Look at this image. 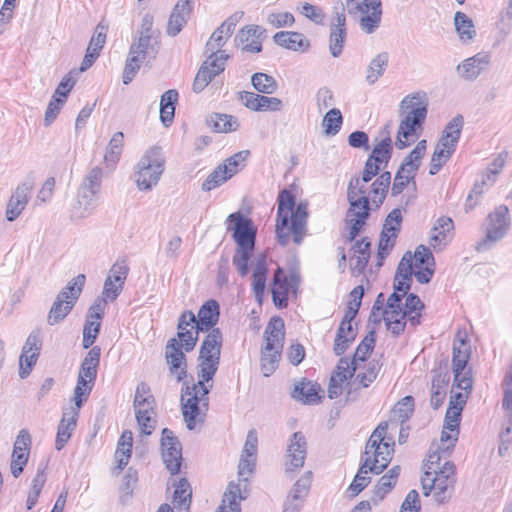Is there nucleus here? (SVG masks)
<instances>
[{"instance_id":"obj_49","label":"nucleus","mask_w":512,"mask_h":512,"mask_svg":"<svg viewBox=\"0 0 512 512\" xmlns=\"http://www.w3.org/2000/svg\"><path fill=\"white\" fill-rule=\"evenodd\" d=\"M462 410L463 408L460 405H454L453 400L449 401V406L444 420V428L451 432H456V435H459V424Z\"/></svg>"},{"instance_id":"obj_46","label":"nucleus","mask_w":512,"mask_h":512,"mask_svg":"<svg viewBox=\"0 0 512 512\" xmlns=\"http://www.w3.org/2000/svg\"><path fill=\"white\" fill-rule=\"evenodd\" d=\"M209 124L212 126L215 132L227 133L237 130V120L227 114H214L210 117Z\"/></svg>"},{"instance_id":"obj_45","label":"nucleus","mask_w":512,"mask_h":512,"mask_svg":"<svg viewBox=\"0 0 512 512\" xmlns=\"http://www.w3.org/2000/svg\"><path fill=\"white\" fill-rule=\"evenodd\" d=\"M251 84L256 91L267 95L273 94L278 88L275 78L262 72L252 75Z\"/></svg>"},{"instance_id":"obj_36","label":"nucleus","mask_w":512,"mask_h":512,"mask_svg":"<svg viewBox=\"0 0 512 512\" xmlns=\"http://www.w3.org/2000/svg\"><path fill=\"white\" fill-rule=\"evenodd\" d=\"M198 362V382L193 383L191 386L196 387L198 389L207 388L208 391L210 392V390L213 387V384L209 382L212 381L214 375L216 374L220 361L206 359L205 361Z\"/></svg>"},{"instance_id":"obj_17","label":"nucleus","mask_w":512,"mask_h":512,"mask_svg":"<svg viewBox=\"0 0 512 512\" xmlns=\"http://www.w3.org/2000/svg\"><path fill=\"white\" fill-rule=\"evenodd\" d=\"M312 483V472H305L293 485L283 504L282 512H300Z\"/></svg>"},{"instance_id":"obj_12","label":"nucleus","mask_w":512,"mask_h":512,"mask_svg":"<svg viewBox=\"0 0 512 512\" xmlns=\"http://www.w3.org/2000/svg\"><path fill=\"white\" fill-rule=\"evenodd\" d=\"M227 224V229L233 231L232 237L237 248L254 249L257 230L250 218L234 212L227 217Z\"/></svg>"},{"instance_id":"obj_23","label":"nucleus","mask_w":512,"mask_h":512,"mask_svg":"<svg viewBox=\"0 0 512 512\" xmlns=\"http://www.w3.org/2000/svg\"><path fill=\"white\" fill-rule=\"evenodd\" d=\"M225 65L226 62L218 60L217 58L207 57L195 76L192 90L195 93L202 92L217 75L225 70Z\"/></svg>"},{"instance_id":"obj_34","label":"nucleus","mask_w":512,"mask_h":512,"mask_svg":"<svg viewBox=\"0 0 512 512\" xmlns=\"http://www.w3.org/2000/svg\"><path fill=\"white\" fill-rule=\"evenodd\" d=\"M130 54H135L143 60L154 59L158 53L157 41L153 42V35H140L130 46Z\"/></svg>"},{"instance_id":"obj_60","label":"nucleus","mask_w":512,"mask_h":512,"mask_svg":"<svg viewBox=\"0 0 512 512\" xmlns=\"http://www.w3.org/2000/svg\"><path fill=\"white\" fill-rule=\"evenodd\" d=\"M144 62L145 60L141 59L139 56L129 53L122 76L124 84L127 85L133 80Z\"/></svg>"},{"instance_id":"obj_4","label":"nucleus","mask_w":512,"mask_h":512,"mask_svg":"<svg viewBox=\"0 0 512 512\" xmlns=\"http://www.w3.org/2000/svg\"><path fill=\"white\" fill-rule=\"evenodd\" d=\"M428 97L424 91H417L405 96L400 102L403 116L395 141L396 148L402 150L414 141L418 130H422L428 112Z\"/></svg>"},{"instance_id":"obj_44","label":"nucleus","mask_w":512,"mask_h":512,"mask_svg":"<svg viewBox=\"0 0 512 512\" xmlns=\"http://www.w3.org/2000/svg\"><path fill=\"white\" fill-rule=\"evenodd\" d=\"M191 494L189 482L187 479L181 478L176 484L173 495V502L178 510L188 512L191 504Z\"/></svg>"},{"instance_id":"obj_24","label":"nucleus","mask_w":512,"mask_h":512,"mask_svg":"<svg viewBox=\"0 0 512 512\" xmlns=\"http://www.w3.org/2000/svg\"><path fill=\"white\" fill-rule=\"evenodd\" d=\"M266 30L259 25H247L243 27L236 36V41L242 45V50L250 53L262 51V42Z\"/></svg>"},{"instance_id":"obj_53","label":"nucleus","mask_w":512,"mask_h":512,"mask_svg":"<svg viewBox=\"0 0 512 512\" xmlns=\"http://www.w3.org/2000/svg\"><path fill=\"white\" fill-rule=\"evenodd\" d=\"M249 155V150L239 151L231 157L227 158L224 163L221 164V166H225V172L228 174V176L232 177L244 167V163Z\"/></svg>"},{"instance_id":"obj_16","label":"nucleus","mask_w":512,"mask_h":512,"mask_svg":"<svg viewBox=\"0 0 512 512\" xmlns=\"http://www.w3.org/2000/svg\"><path fill=\"white\" fill-rule=\"evenodd\" d=\"M470 357V349L465 340H460L459 345H453L452 366L454 373V382L457 387L464 391H471L472 378L469 373H464L468 359Z\"/></svg>"},{"instance_id":"obj_33","label":"nucleus","mask_w":512,"mask_h":512,"mask_svg":"<svg viewBox=\"0 0 512 512\" xmlns=\"http://www.w3.org/2000/svg\"><path fill=\"white\" fill-rule=\"evenodd\" d=\"M290 284L284 271L278 268L274 274L272 284V299L276 307L283 308L287 306Z\"/></svg>"},{"instance_id":"obj_38","label":"nucleus","mask_w":512,"mask_h":512,"mask_svg":"<svg viewBox=\"0 0 512 512\" xmlns=\"http://www.w3.org/2000/svg\"><path fill=\"white\" fill-rule=\"evenodd\" d=\"M132 444V432L130 430L123 431L118 440L117 449L115 451V459L119 470H123L127 466L132 453Z\"/></svg>"},{"instance_id":"obj_28","label":"nucleus","mask_w":512,"mask_h":512,"mask_svg":"<svg viewBox=\"0 0 512 512\" xmlns=\"http://www.w3.org/2000/svg\"><path fill=\"white\" fill-rule=\"evenodd\" d=\"M79 409L76 407H70L63 412L62 419L57 428L55 448L60 451L71 438L72 432L74 431L79 416Z\"/></svg>"},{"instance_id":"obj_41","label":"nucleus","mask_w":512,"mask_h":512,"mask_svg":"<svg viewBox=\"0 0 512 512\" xmlns=\"http://www.w3.org/2000/svg\"><path fill=\"white\" fill-rule=\"evenodd\" d=\"M455 29L463 43L471 41L475 35L476 30L471 18L463 12H456L454 16Z\"/></svg>"},{"instance_id":"obj_64","label":"nucleus","mask_w":512,"mask_h":512,"mask_svg":"<svg viewBox=\"0 0 512 512\" xmlns=\"http://www.w3.org/2000/svg\"><path fill=\"white\" fill-rule=\"evenodd\" d=\"M375 345L374 332H370V335H367L361 343L356 348L352 361H355L357 365V361H365L370 352L373 350Z\"/></svg>"},{"instance_id":"obj_48","label":"nucleus","mask_w":512,"mask_h":512,"mask_svg":"<svg viewBox=\"0 0 512 512\" xmlns=\"http://www.w3.org/2000/svg\"><path fill=\"white\" fill-rule=\"evenodd\" d=\"M102 178H103V169L98 166L93 167L84 176L79 188L88 190L91 192L93 191L94 193L99 194L101 191Z\"/></svg>"},{"instance_id":"obj_15","label":"nucleus","mask_w":512,"mask_h":512,"mask_svg":"<svg viewBox=\"0 0 512 512\" xmlns=\"http://www.w3.org/2000/svg\"><path fill=\"white\" fill-rule=\"evenodd\" d=\"M162 459L167 470L175 475L180 471L182 460V448L174 433L164 428L161 433Z\"/></svg>"},{"instance_id":"obj_5","label":"nucleus","mask_w":512,"mask_h":512,"mask_svg":"<svg viewBox=\"0 0 512 512\" xmlns=\"http://www.w3.org/2000/svg\"><path fill=\"white\" fill-rule=\"evenodd\" d=\"M284 321L280 317H273L264 332L265 346L261 351V371L269 377L278 367L281 351L284 344Z\"/></svg>"},{"instance_id":"obj_58","label":"nucleus","mask_w":512,"mask_h":512,"mask_svg":"<svg viewBox=\"0 0 512 512\" xmlns=\"http://www.w3.org/2000/svg\"><path fill=\"white\" fill-rule=\"evenodd\" d=\"M101 323L100 321L86 318L84 328H83V348H90L100 331Z\"/></svg>"},{"instance_id":"obj_3","label":"nucleus","mask_w":512,"mask_h":512,"mask_svg":"<svg viewBox=\"0 0 512 512\" xmlns=\"http://www.w3.org/2000/svg\"><path fill=\"white\" fill-rule=\"evenodd\" d=\"M197 318L190 311H184L178 320L177 336L168 340L165 347V358L172 374H177V380L182 381L187 375L185 352L192 351L198 341Z\"/></svg>"},{"instance_id":"obj_54","label":"nucleus","mask_w":512,"mask_h":512,"mask_svg":"<svg viewBox=\"0 0 512 512\" xmlns=\"http://www.w3.org/2000/svg\"><path fill=\"white\" fill-rule=\"evenodd\" d=\"M226 167L218 165L202 184V190L211 191L225 183L231 177L225 172Z\"/></svg>"},{"instance_id":"obj_31","label":"nucleus","mask_w":512,"mask_h":512,"mask_svg":"<svg viewBox=\"0 0 512 512\" xmlns=\"http://www.w3.org/2000/svg\"><path fill=\"white\" fill-rule=\"evenodd\" d=\"M273 40L277 45L293 51H305L310 45L302 33L294 31L277 32Z\"/></svg>"},{"instance_id":"obj_43","label":"nucleus","mask_w":512,"mask_h":512,"mask_svg":"<svg viewBox=\"0 0 512 512\" xmlns=\"http://www.w3.org/2000/svg\"><path fill=\"white\" fill-rule=\"evenodd\" d=\"M392 151V140L390 136H386L374 146L368 159L379 164L380 167L382 164L386 166L391 159Z\"/></svg>"},{"instance_id":"obj_61","label":"nucleus","mask_w":512,"mask_h":512,"mask_svg":"<svg viewBox=\"0 0 512 512\" xmlns=\"http://www.w3.org/2000/svg\"><path fill=\"white\" fill-rule=\"evenodd\" d=\"M38 358H39L38 352L28 353V351H26V350L21 351V354L19 357V377L21 379H25L30 375Z\"/></svg>"},{"instance_id":"obj_8","label":"nucleus","mask_w":512,"mask_h":512,"mask_svg":"<svg viewBox=\"0 0 512 512\" xmlns=\"http://www.w3.org/2000/svg\"><path fill=\"white\" fill-rule=\"evenodd\" d=\"M256 457L241 455L238 465V483L230 482L224 492L222 504L216 512H241L240 502L247 498V481L253 473Z\"/></svg>"},{"instance_id":"obj_50","label":"nucleus","mask_w":512,"mask_h":512,"mask_svg":"<svg viewBox=\"0 0 512 512\" xmlns=\"http://www.w3.org/2000/svg\"><path fill=\"white\" fill-rule=\"evenodd\" d=\"M254 249L236 248L232 258V263L237 269L241 277H245L249 273L248 263L252 257Z\"/></svg>"},{"instance_id":"obj_30","label":"nucleus","mask_w":512,"mask_h":512,"mask_svg":"<svg viewBox=\"0 0 512 512\" xmlns=\"http://www.w3.org/2000/svg\"><path fill=\"white\" fill-rule=\"evenodd\" d=\"M427 147L426 140H420L415 148L404 158L398 171L409 178L414 179L420 167L421 160L425 155Z\"/></svg>"},{"instance_id":"obj_59","label":"nucleus","mask_w":512,"mask_h":512,"mask_svg":"<svg viewBox=\"0 0 512 512\" xmlns=\"http://www.w3.org/2000/svg\"><path fill=\"white\" fill-rule=\"evenodd\" d=\"M128 273L129 266L126 260H117L110 268L106 278H110L113 283L120 284V286L124 287Z\"/></svg>"},{"instance_id":"obj_7","label":"nucleus","mask_w":512,"mask_h":512,"mask_svg":"<svg viewBox=\"0 0 512 512\" xmlns=\"http://www.w3.org/2000/svg\"><path fill=\"white\" fill-rule=\"evenodd\" d=\"M455 483V465L451 461H445L440 470H425L421 478L424 496H429L433 490L434 498L439 504H443L451 498Z\"/></svg>"},{"instance_id":"obj_57","label":"nucleus","mask_w":512,"mask_h":512,"mask_svg":"<svg viewBox=\"0 0 512 512\" xmlns=\"http://www.w3.org/2000/svg\"><path fill=\"white\" fill-rule=\"evenodd\" d=\"M395 485L396 483L390 480L385 474L381 476L377 484L374 486L373 494L370 498L373 505H378Z\"/></svg>"},{"instance_id":"obj_9","label":"nucleus","mask_w":512,"mask_h":512,"mask_svg":"<svg viewBox=\"0 0 512 512\" xmlns=\"http://www.w3.org/2000/svg\"><path fill=\"white\" fill-rule=\"evenodd\" d=\"M208 394L207 388L198 389L190 385H186L182 390V414L189 430H193L197 423L204 422L209 405Z\"/></svg>"},{"instance_id":"obj_21","label":"nucleus","mask_w":512,"mask_h":512,"mask_svg":"<svg viewBox=\"0 0 512 512\" xmlns=\"http://www.w3.org/2000/svg\"><path fill=\"white\" fill-rule=\"evenodd\" d=\"M358 12L363 15L360 18V27L367 34L373 33L380 25L382 8L380 0H363L356 5Z\"/></svg>"},{"instance_id":"obj_37","label":"nucleus","mask_w":512,"mask_h":512,"mask_svg":"<svg viewBox=\"0 0 512 512\" xmlns=\"http://www.w3.org/2000/svg\"><path fill=\"white\" fill-rule=\"evenodd\" d=\"M178 96V92L174 89L167 90L161 96L160 119L165 127H169L173 122Z\"/></svg>"},{"instance_id":"obj_22","label":"nucleus","mask_w":512,"mask_h":512,"mask_svg":"<svg viewBox=\"0 0 512 512\" xmlns=\"http://www.w3.org/2000/svg\"><path fill=\"white\" fill-rule=\"evenodd\" d=\"M490 63V55L484 52L477 53L464 59L456 66L458 76L465 81H475Z\"/></svg>"},{"instance_id":"obj_11","label":"nucleus","mask_w":512,"mask_h":512,"mask_svg":"<svg viewBox=\"0 0 512 512\" xmlns=\"http://www.w3.org/2000/svg\"><path fill=\"white\" fill-rule=\"evenodd\" d=\"M510 224L509 208L506 205L496 207L486 218L485 236L477 242L476 250L478 252L490 250L497 242L506 236Z\"/></svg>"},{"instance_id":"obj_56","label":"nucleus","mask_w":512,"mask_h":512,"mask_svg":"<svg viewBox=\"0 0 512 512\" xmlns=\"http://www.w3.org/2000/svg\"><path fill=\"white\" fill-rule=\"evenodd\" d=\"M123 141L124 134L122 132H116L112 136L106 148L104 156L105 161L115 163L119 160L123 148Z\"/></svg>"},{"instance_id":"obj_27","label":"nucleus","mask_w":512,"mask_h":512,"mask_svg":"<svg viewBox=\"0 0 512 512\" xmlns=\"http://www.w3.org/2000/svg\"><path fill=\"white\" fill-rule=\"evenodd\" d=\"M194 0H179L170 14L167 23V34L176 36L188 22L192 13V3Z\"/></svg>"},{"instance_id":"obj_40","label":"nucleus","mask_w":512,"mask_h":512,"mask_svg":"<svg viewBox=\"0 0 512 512\" xmlns=\"http://www.w3.org/2000/svg\"><path fill=\"white\" fill-rule=\"evenodd\" d=\"M291 396L304 404H313L319 400L317 386L305 379L295 384Z\"/></svg>"},{"instance_id":"obj_25","label":"nucleus","mask_w":512,"mask_h":512,"mask_svg":"<svg viewBox=\"0 0 512 512\" xmlns=\"http://www.w3.org/2000/svg\"><path fill=\"white\" fill-rule=\"evenodd\" d=\"M454 223L449 217H440L430 230L429 245L441 251L453 238Z\"/></svg>"},{"instance_id":"obj_35","label":"nucleus","mask_w":512,"mask_h":512,"mask_svg":"<svg viewBox=\"0 0 512 512\" xmlns=\"http://www.w3.org/2000/svg\"><path fill=\"white\" fill-rule=\"evenodd\" d=\"M74 306L75 303L68 301L67 296L58 294L48 313L47 323L51 326L60 323L71 312Z\"/></svg>"},{"instance_id":"obj_6","label":"nucleus","mask_w":512,"mask_h":512,"mask_svg":"<svg viewBox=\"0 0 512 512\" xmlns=\"http://www.w3.org/2000/svg\"><path fill=\"white\" fill-rule=\"evenodd\" d=\"M165 169V159L160 147L154 146L145 151L134 167V177L140 191H150L159 182Z\"/></svg>"},{"instance_id":"obj_55","label":"nucleus","mask_w":512,"mask_h":512,"mask_svg":"<svg viewBox=\"0 0 512 512\" xmlns=\"http://www.w3.org/2000/svg\"><path fill=\"white\" fill-rule=\"evenodd\" d=\"M502 407L505 410L508 423L512 425V364L503 381Z\"/></svg>"},{"instance_id":"obj_19","label":"nucleus","mask_w":512,"mask_h":512,"mask_svg":"<svg viewBox=\"0 0 512 512\" xmlns=\"http://www.w3.org/2000/svg\"><path fill=\"white\" fill-rule=\"evenodd\" d=\"M31 445V437L26 429L20 430L16 437L12 456H11V473L15 478H18L26 466L29 458V449Z\"/></svg>"},{"instance_id":"obj_13","label":"nucleus","mask_w":512,"mask_h":512,"mask_svg":"<svg viewBox=\"0 0 512 512\" xmlns=\"http://www.w3.org/2000/svg\"><path fill=\"white\" fill-rule=\"evenodd\" d=\"M349 209L347 211L349 227V241H354L362 230L370 215V199L367 195L362 197L347 198Z\"/></svg>"},{"instance_id":"obj_51","label":"nucleus","mask_w":512,"mask_h":512,"mask_svg":"<svg viewBox=\"0 0 512 512\" xmlns=\"http://www.w3.org/2000/svg\"><path fill=\"white\" fill-rule=\"evenodd\" d=\"M355 337L356 332L354 330H351L350 333L349 330L339 327L334 341V353L337 356L344 354L350 344L355 340Z\"/></svg>"},{"instance_id":"obj_39","label":"nucleus","mask_w":512,"mask_h":512,"mask_svg":"<svg viewBox=\"0 0 512 512\" xmlns=\"http://www.w3.org/2000/svg\"><path fill=\"white\" fill-rule=\"evenodd\" d=\"M267 263L265 256H260L257 258L256 264L253 269V282L252 288L255 294L256 299L261 300L265 287H266V279H267Z\"/></svg>"},{"instance_id":"obj_42","label":"nucleus","mask_w":512,"mask_h":512,"mask_svg":"<svg viewBox=\"0 0 512 512\" xmlns=\"http://www.w3.org/2000/svg\"><path fill=\"white\" fill-rule=\"evenodd\" d=\"M388 60V53L382 52L370 61L366 74V81L369 85H373L384 74Z\"/></svg>"},{"instance_id":"obj_26","label":"nucleus","mask_w":512,"mask_h":512,"mask_svg":"<svg viewBox=\"0 0 512 512\" xmlns=\"http://www.w3.org/2000/svg\"><path fill=\"white\" fill-rule=\"evenodd\" d=\"M346 17L343 12H337L330 26L329 51L335 58L342 54L346 41Z\"/></svg>"},{"instance_id":"obj_14","label":"nucleus","mask_w":512,"mask_h":512,"mask_svg":"<svg viewBox=\"0 0 512 512\" xmlns=\"http://www.w3.org/2000/svg\"><path fill=\"white\" fill-rule=\"evenodd\" d=\"M236 26V21L232 17L224 21L210 36L205 46V54L209 58H217L226 62L229 55L222 50L227 40L231 37Z\"/></svg>"},{"instance_id":"obj_47","label":"nucleus","mask_w":512,"mask_h":512,"mask_svg":"<svg viewBox=\"0 0 512 512\" xmlns=\"http://www.w3.org/2000/svg\"><path fill=\"white\" fill-rule=\"evenodd\" d=\"M343 117L341 111L337 108H331L324 116L322 126L326 135H336L342 126Z\"/></svg>"},{"instance_id":"obj_1","label":"nucleus","mask_w":512,"mask_h":512,"mask_svg":"<svg viewBox=\"0 0 512 512\" xmlns=\"http://www.w3.org/2000/svg\"><path fill=\"white\" fill-rule=\"evenodd\" d=\"M387 429L388 423L381 422L370 435L361 457V466L348 487L352 496H357L369 485L371 478L368 473H382L392 460L394 441L386 438Z\"/></svg>"},{"instance_id":"obj_10","label":"nucleus","mask_w":512,"mask_h":512,"mask_svg":"<svg viewBox=\"0 0 512 512\" xmlns=\"http://www.w3.org/2000/svg\"><path fill=\"white\" fill-rule=\"evenodd\" d=\"M101 349L94 346L86 354L80 365L77 384L74 388L75 406L81 408L90 395L97 377V368L100 362Z\"/></svg>"},{"instance_id":"obj_63","label":"nucleus","mask_w":512,"mask_h":512,"mask_svg":"<svg viewBox=\"0 0 512 512\" xmlns=\"http://www.w3.org/2000/svg\"><path fill=\"white\" fill-rule=\"evenodd\" d=\"M380 368L381 365L378 361H370L368 363L366 371L363 373H359L356 376V381H358L359 385H361L364 388L369 387L370 384L377 378Z\"/></svg>"},{"instance_id":"obj_52","label":"nucleus","mask_w":512,"mask_h":512,"mask_svg":"<svg viewBox=\"0 0 512 512\" xmlns=\"http://www.w3.org/2000/svg\"><path fill=\"white\" fill-rule=\"evenodd\" d=\"M85 280V275L79 274L71 281H69L67 285L58 294H64V296H67L68 301H72L73 303L76 304L84 287Z\"/></svg>"},{"instance_id":"obj_18","label":"nucleus","mask_w":512,"mask_h":512,"mask_svg":"<svg viewBox=\"0 0 512 512\" xmlns=\"http://www.w3.org/2000/svg\"><path fill=\"white\" fill-rule=\"evenodd\" d=\"M33 186L31 180L23 181L17 185L6 206L5 216L9 222L15 221L21 215L28 204Z\"/></svg>"},{"instance_id":"obj_20","label":"nucleus","mask_w":512,"mask_h":512,"mask_svg":"<svg viewBox=\"0 0 512 512\" xmlns=\"http://www.w3.org/2000/svg\"><path fill=\"white\" fill-rule=\"evenodd\" d=\"M307 454V443L301 432L293 433L286 451L285 471L294 472L303 467Z\"/></svg>"},{"instance_id":"obj_29","label":"nucleus","mask_w":512,"mask_h":512,"mask_svg":"<svg viewBox=\"0 0 512 512\" xmlns=\"http://www.w3.org/2000/svg\"><path fill=\"white\" fill-rule=\"evenodd\" d=\"M99 194L93 191L78 188L76 202L72 209V217L75 219H85L91 216L96 207Z\"/></svg>"},{"instance_id":"obj_32","label":"nucleus","mask_w":512,"mask_h":512,"mask_svg":"<svg viewBox=\"0 0 512 512\" xmlns=\"http://www.w3.org/2000/svg\"><path fill=\"white\" fill-rule=\"evenodd\" d=\"M198 329L210 331L217 324L219 319V304L215 300L206 301L198 311Z\"/></svg>"},{"instance_id":"obj_62","label":"nucleus","mask_w":512,"mask_h":512,"mask_svg":"<svg viewBox=\"0 0 512 512\" xmlns=\"http://www.w3.org/2000/svg\"><path fill=\"white\" fill-rule=\"evenodd\" d=\"M356 369L357 365L355 364V361L343 357L340 358V360L338 361V364L332 376H336V378H339V381H347L354 375Z\"/></svg>"},{"instance_id":"obj_2","label":"nucleus","mask_w":512,"mask_h":512,"mask_svg":"<svg viewBox=\"0 0 512 512\" xmlns=\"http://www.w3.org/2000/svg\"><path fill=\"white\" fill-rule=\"evenodd\" d=\"M276 237L279 244L285 246L292 237L300 245L307 232L308 205L306 202L295 203V196L287 189L278 195Z\"/></svg>"}]
</instances>
